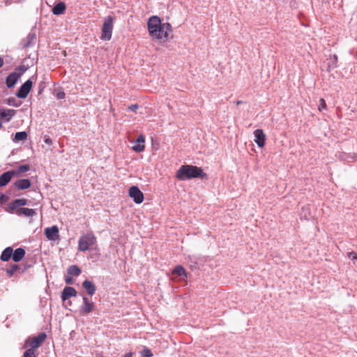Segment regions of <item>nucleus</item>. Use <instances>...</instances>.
Wrapping results in <instances>:
<instances>
[{
    "instance_id": "nucleus-29",
    "label": "nucleus",
    "mask_w": 357,
    "mask_h": 357,
    "mask_svg": "<svg viewBox=\"0 0 357 357\" xmlns=\"http://www.w3.org/2000/svg\"><path fill=\"white\" fill-rule=\"evenodd\" d=\"M326 101L324 98H321L319 100V105L318 107V109L319 111H321L322 109H326Z\"/></svg>"
},
{
    "instance_id": "nucleus-2",
    "label": "nucleus",
    "mask_w": 357,
    "mask_h": 357,
    "mask_svg": "<svg viewBox=\"0 0 357 357\" xmlns=\"http://www.w3.org/2000/svg\"><path fill=\"white\" fill-rule=\"evenodd\" d=\"M205 176L206 174L200 167L190 165H182L176 174V178L180 181L198 177L203 178Z\"/></svg>"
},
{
    "instance_id": "nucleus-24",
    "label": "nucleus",
    "mask_w": 357,
    "mask_h": 357,
    "mask_svg": "<svg viewBox=\"0 0 357 357\" xmlns=\"http://www.w3.org/2000/svg\"><path fill=\"white\" fill-rule=\"evenodd\" d=\"M172 275H176L178 276H183L185 278H187V273L185 268L182 266H176L172 271Z\"/></svg>"
},
{
    "instance_id": "nucleus-23",
    "label": "nucleus",
    "mask_w": 357,
    "mask_h": 357,
    "mask_svg": "<svg viewBox=\"0 0 357 357\" xmlns=\"http://www.w3.org/2000/svg\"><path fill=\"white\" fill-rule=\"evenodd\" d=\"M66 8V4L61 1L54 6V7L52 8V13L54 15H59L65 12Z\"/></svg>"
},
{
    "instance_id": "nucleus-5",
    "label": "nucleus",
    "mask_w": 357,
    "mask_h": 357,
    "mask_svg": "<svg viewBox=\"0 0 357 357\" xmlns=\"http://www.w3.org/2000/svg\"><path fill=\"white\" fill-rule=\"evenodd\" d=\"M47 338L45 333H40L38 335L29 337L26 340L24 347H30L31 349L36 350L45 342Z\"/></svg>"
},
{
    "instance_id": "nucleus-37",
    "label": "nucleus",
    "mask_w": 357,
    "mask_h": 357,
    "mask_svg": "<svg viewBox=\"0 0 357 357\" xmlns=\"http://www.w3.org/2000/svg\"><path fill=\"white\" fill-rule=\"evenodd\" d=\"M18 70L20 71V73H19L18 74H20V75H21L22 74H23L25 72L26 68L24 66H21L18 68Z\"/></svg>"
},
{
    "instance_id": "nucleus-10",
    "label": "nucleus",
    "mask_w": 357,
    "mask_h": 357,
    "mask_svg": "<svg viewBox=\"0 0 357 357\" xmlns=\"http://www.w3.org/2000/svg\"><path fill=\"white\" fill-rule=\"evenodd\" d=\"M45 234L50 241H55L56 240L59 235V229L57 226H52L51 227H47L45 229Z\"/></svg>"
},
{
    "instance_id": "nucleus-14",
    "label": "nucleus",
    "mask_w": 357,
    "mask_h": 357,
    "mask_svg": "<svg viewBox=\"0 0 357 357\" xmlns=\"http://www.w3.org/2000/svg\"><path fill=\"white\" fill-rule=\"evenodd\" d=\"M20 77V74H18L16 72L10 73L6 78V83L8 88L13 87L19 78Z\"/></svg>"
},
{
    "instance_id": "nucleus-38",
    "label": "nucleus",
    "mask_w": 357,
    "mask_h": 357,
    "mask_svg": "<svg viewBox=\"0 0 357 357\" xmlns=\"http://www.w3.org/2000/svg\"><path fill=\"white\" fill-rule=\"evenodd\" d=\"M45 142L46 144H52V139H50V138H47L45 140Z\"/></svg>"
},
{
    "instance_id": "nucleus-16",
    "label": "nucleus",
    "mask_w": 357,
    "mask_h": 357,
    "mask_svg": "<svg viewBox=\"0 0 357 357\" xmlns=\"http://www.w3.org/2000/svg\"><path fill=\"white\" fill-rule=\"evenodd\" d=\"M25 255V250L24 248H17L15 251L13 250L12 259L15 262H18L24 257Z\"/></svg>"
},
{
    "instance_id": "nucleus-8",
    "label": "nucleus",
    "mask_w": 357,
    "mask_h": 357,
    "mask_svg": "<svg viewBox=\"0 0 357 357\" xmlns=\"http://www.w3.org/2000/svg\"><path fill=\"white\" fill-rule=\"evenodd\" d=\"M27 202V199L24 198L15 199L8 204L7 211L10 213H13L20 206L26 205Z\"/></svg>"
},
{
    "instance_id": "nucleus-22",
    "label": "nucleus",
    "mask_w": 357,
    "mask_h": 357,
    "mask_svg": "<svg viewBox=\"0 0 357 357\" xmlns=\"http://www.w3.org/2000/svg\"><path fill=\"white\" fill-rule=\"evenodd\" d=\"M12 257L13 248L11 247H8L2 252L0 259L3 261H8L12 258Z\"/></svg>"
},
{
    "instance_id": "nucleus-6",
    "label": "nucleus",
    "mask_w": 357,
    "mask_h": 357,
    "mask_svg": "<svg viewBox=\"0 0 357 357\" xmlns=\"http://www.w3.org/2000/svg\"><path fill=\"white\" fill-rule=\"evenodd\" d=\"M129 196L133 199L136 204H141L144 201V195L137 186H132L129 189Z\"/></svg>"
},
{
    "instance_id": "nucleus-11",
    "label": "nucleus",
    "mask_w": 357,
    "mask_h": 357,
    "mask_svg": "<svg viewBox=\"0 0 357 357\" xmlns=\"http://www.w3.org/2000/svg\"><path fill=\"white\" fill-rule=\"evenodd\" d=\"M145 137L143 135H140L136 139L135 144L132 147V149L137 153H140L144 151L145 149Z\"/></svg>"
},
{
    "instance_id": "nucleus-25",
    "label": "nucleus",
    "mask_w": 357,
    "mask_h": 357,
    "mask_svg": "<svg viewBox=\"0 0 357 357\" xmlns=\"http://www.w3.org/2000/svg\"><path fill=\"white\" fill-rule=\"evenodd\" d=\"M81 273V269L75 266H70L68 268V274L71 276H78Z\"/></svg>"
},
{
    "instance_id": "nucleus-33",
    "label": "nucleus",
    "mask_w": 357,
    "mask_h": 357,
    "mask_svg": "<svg viewBox=\"0 0 357 357\" xmlns=\"http://www.w3.org/2000/svg\"><path fill=\"white\" fill-rule=\"evenodd\" d=\"M349 258H351L352 260H356L357 259V254L356 252H351L349 253Z\"/></svg>"
},
{
    "instance_id": "nucleus-20",
    "label": "nucleus",
    "mask_w": 357,
    "mask_h": 357,
    "mask_svg": "<svg viewBox=\"0 0 357 357\" xmlns=\"http://www.w3.org/2000/svg\"><path fill=\"white\" fill-rule=\"evenodd\" d=\"M30 169V166L29 165H22L19 166L16 169L11 170L12 175L13 176H19L22 174L28 172Z\"/></svg>"
},
{
    "instance_id": "nucleus-19",
    "label": "nucleus",
    "mask_w": 357,
    "mask_h": 357,
    "mask_svg": "<svg viewBox=\"0 0 357 357\" xmlns=\"http://www.w3.org/2000/svg\"><path fill=\"white\" fill-rule=\"evenodd\" d=\"M15 110L14 109H0V119H4L8 121L15 115Z\"/></svg>"
},
{
    "instance_id": "nucleus-27",
    "label": "nucleus",
    "mask_w": 357,
    "mask_h": 357,
    "mask_svg": "<svg viewBox=\"0 0 357 357\" xmlns=\"http://www.w3.org/2000/svg\"><path fill=\"white\" fill-rule=\"evenodd\" d=\"M26 138H27V133L24 131L17 132L15 135V140L16 142L23 141V140L26 139Z\"/></svg>"
},
{
    "instance_id": "nucleus-35",
    "label": "nucleus",
    "mask_w": 357,
    "mask_h": 357,
    "mask_svg": "<svg viewBox=\"0 0 357 357\" xmlns=\"http://www.w3.org/2000/svg\"><path fill=\"white\" fill-rule=\"evenodd\" d=\"M56 96L59 99H63L65 98V93L64 92H60L57 93Z\"/></svg>"
},
{
    "instance_id": "nucleus-7",
    "label": "nucleus",
    "mask_w": 357,
    "mask_h": 357,
    "mask_svg": "<svg viewBox=\"0 0 357 357\" xmlns=\"http://www.w3.org/2000/svg\"><path fill=\"white\" fill-rule=\"evenodd\" d=\"M33 85L32 81L28 79L20 87L19 91L17 93V96L20 98H25L27 97L29 93L30 92L31 87Z\"/></svg>"
},
{
    "instance_id": "nucleus-13",
    "label": "nucleus",
    "mask_w": 357,
    "mask_h": 357,
    "mask_svg": "<svg viewBox=\"0 0 357 357\" xmlns=\"http://www.w3.org/2000/svg\"><path fill=\"white\" fill-rule=\"evenodd\" d=\"M15 213L19 216L24 215L25 217H33L36 215V212L34 209L28 208H19L16 209Z\"/></svg>"
},
{
    "instance_id": "nucleus-4",
    "label": "nucleus",
    "mask_w": 357,
    "mask_h": 357,
    "mask_svg": "<svg viewBox=\"0 0 357 357\" xmlns=\"http://www.w3.org/2000/svg\"><path fill=\"white\" fill-rule=\"evenodd\" d=\"M114 20L112 17L107 16L105 18L102 27L100 38L102 40H109L112 38Z\"/></svg>"
},
{
    "instance_id": "nucleus-41",
    "label": "nucleus",
    "mask_w": 357,
    "mask_h": 357,
    "mask_svg": "<svg viewBox=\"0 0 357 357\" xmlns=\"http://www.w3.org/2000/svg\"><path fill=\"white\" fill-rule=\"evenodd\" d=\"M243 103V101L242 100H238L236 102V105H239Z\"/></svg>"
},
{
    "instance_id": "nucleus-39",
    "label": "nucleus",
    "mask_w": 357,
    "mask_h": 357,
    "mask_svg": "<svg viewBox=\"0 0 357 357\" xmlns=\"http://www.w3.org/2000/svg\"><path fill=\"white\" fill-rule=\"evenodd\" d=\"M124 357H132V353L129 352L124 355Z\"/></svg>"
},
{
    "instance_id": "nucleus-18",
    "label": "nucleus",
    "mask_w": 357,
    "mask_h": 357,
    "mask_svg": "<svg viewBox=\"0 0 357 357\" xmlns=\"http://www.w3.org/2000/svg\"><path fill=\"white\" fill-rule=\"evenodd\" d=\"M12 172L10 171L4 172L0 176V187L6 185L13 178Z\"/></svg>"
},
{
    "instance_id": "nucleus-17",
    "label": "nucleus",
    "mask_w": 357,
    "mask_h": 357,
    "mask_svg": "<svg viewBox=\"0 0 357 357\" xmlns=\"http://www.w3.org/2000/svg\"><path fill=\"white\" fill-rule=\"evenodd\" d=\"M14 185L18 190H25L30 188L31 181L26 178L20 179L15 181Z\"/></svg>"
},
{
    "instance_id": "nucleus-3",
    "label": "nucleus",
    "mask_w": 357,
    "mask_h": 357,
    "mask_svg": "<svg viewBox=\"0 0 357 357\" xmlns=\"http://www.w3.org/2000/svg\"><path fill=\"white\" fill-rule=\"evenodd\" d=\"M97 239L92 231L83 234L78 241V250L81 252H86L89 249L96 248Z\"/></svg>"
},
{
    "instance_id": "nucleus-34",
    "label": "nucleus",
    "mask_w": 357,
    "mask_h": 357,
    "mask_svg": "<svg viewBox=\"0 0 357 357\" xmlns=\"http://www.w3.org/2000/svg\"><path fill=\"white\" fill-rule=\"evenodd\" d=\"M137 109H138V105L136 104L131 105L128 107V109L130 111H132V112H135Z\"/></svg>"
},
{
    "instance_id": "nucleus-36",
    "label": "nucleus",
    "mask_w": 357,
    "mask_h": 357,
    "mask_svg": "<svg viewBox=\"0 0 357 357\" xmlns=\"http://www.w3.org/2000/svg\"><path fill=\"white\" fill-rule=\"evenodd\" d=\"M3 3H4L5 6H8L12 3V1L11 0H4L3 1Z\"/></svg>"
},
{
    "instance_id": "nucleus-15",
    "label": "nucleus",
    "mask_w": 357,
    "mask_h": 357,
    "mask_svg": "<svg viewBox=\"0 0 357 357\" xmlns=\"http://www.w3.org/2000/svg\"><path fill=\"white\" fill-rule=\"evenodd\" d=\"M94 305L86 297H83V305L81 310L84 314H89L93 310Z\"/></svg>"
},
{
    "instance_id": "nucleus-31",
    "label": "nucleus",
    "mask_w": 357,
    "mask_h": 357,
    "mask_svg": "<svg viewBox=\"0 0 357 357\" xmlns=\"http://www.w3.org/2000/svg\"><path fill=\"white\" fill-rule=\"evenodd\" d=\"M8 197L2 193H0V203L3 204L8 200Z\"/></svg>"
},
{
    "instance_id": "nucleus-26",
    "label": "nucleus",
    "mask_w": 357,
    "mask_h": 357,
    "mask_svg": "<svg viewBox=\"0 0 357 357\" xmlns=\"http://www.w3.org/2000/svg\"><path fill=\"white\" fill-rule=\"evenodd\" d=\"M20 270V266L17 264H11L8 268L6 269V272L8 277H11Z\"/></svg>"
},
{
    "instance_id": "nucleus-1",
    "label": "nucleus",
    "mask_w": 357,
    "mask_h": 357,
    "mask_svg": "<svg viewBox=\"0 0 357 357\" xmlns=\"http://www.w3.org/2000/svg\"><path fill=\"white\" fill-rule=\"evenodd\" d=\"M149 36L159 43H166L172 38V28L169 22H162L158 16H151L147 22Z\"/></svg>"
},
{
    "instance_id": "nucleus-28",
    "label": "nucleus",
    "mask_w": 357,
    "mask_h": 357,
    "mask_svg": "<svg viewBox=\"0 0 357 357\" xmlns=\"http://www.w3.org/2000/svg\"><path fill=\"white\" fill-rule=\"evenodd\" d=\"M36 350L33 349H28L24 353V357H36Z\"/></svg>"
},
{
    "instance_id": "nucleus-32",
    "label": "nucleus",
    "mask_w": 357,
    "mask_h": 357,
    "mask_svg": "<svg viewBox=\"0 0 357 357\" xmlns=\"http://www.w3.org/2000/svg\"><path fill=\"white\" fill-rule=\"evenodd\" d=\"M73 278L71 275H68L65 278V282L68 284H71L73 283Z\"/></svg>"
},
{
    "instance_id": "nucleus-42",
    "label": "nucleus",
    "mask_w": 357,
    "mask_h": 357,
    "mask_svg": "<svg viewBox=\"0 0 357 357\" xmlns=\"http://www.w3.org/2000/svg\"><path fill=\"white\" fill-rule=\"evenodd\" d=\"M2 127V124L0 122V128Z\"/></svg>"
},
{
    "instance_id": "nucleus-21",
    "label": "nucleus",
    "mask_w": 357,
    "mask_h": 357,
    "mask_svg": "<svg viewBox=\"0 0 357 357\" xmlns=\"http://www.w3.org/2000/svg\"><path fill=\"white\" fill-rule=\"evenodd\" d=\"M82 285L90 296H93L95 294L96 288L92 282L85 280L84 281Z\"/></svg>"
},
{
    "instance_id": "nucleus-9",
    "label": "nucleus",
    "mask_w": 357,
    "mask_h": 357,
    "mask_svg": "<svg viewBox=\"0 0 357 357\" xmlns=\"http://www.w3.org/2000/svg\"><path fill=\"white\" fill-rule=\"evenodd\" d=\"M255 142L260 148H263L266 144V135L263 130L257 129L254 131Z\"/></svg>"
},
{
    "instance_id": "nucleus-30",
    "label": "nucleus",
    "mask_w": 357,
    "mask_h": 357,
    "mask_svg": "<svg viewBox=\"0 0 357 357\" xmlns=\"http://www.w3.org/2000/svg\"><path fill=\"white\" fill-rule=\"evenodd\" d=\"M143 357H151L153 356L151 351L148 348H144L142 352Z\"/></svg>"
},
{
    "instance_id": "nucleus-40",
    "label": "nucleus",
    "mask_w": 357,
    "mask_h": 357,
    "mask_svg": "<svg viewBox=\"0 0 357 357\" xmlns=\"http://www.w3.org/2000/svg\"><path fill=\"white\" fill-rule=\"evenodd\" d=\"M4 63L3 59L0 57V68L3 66Z\"/></svg>"
},
{
    "instance_id": "nucleus-12",
    "label": "nucleus",
    "mask_w": 357,
    "mask_h": 357,
    "mask_svg": "<svg viewBox=\"0 0 357 357\" xmlns=\"http://www.w3.org/2000/svg\"><path fill=\"white\" fill-rule=\"evenodd\" d=\"M76 296V290L71 287H65L61 293V298L63 301L68 300L71 297H75Z\"/></svg>"
}]
</instances>
